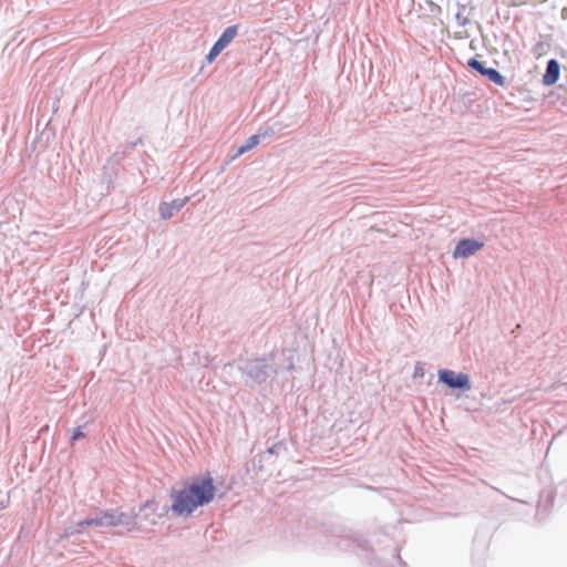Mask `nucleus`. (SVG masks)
Returning <instances> with one entry per match:
<instances>
[{
  "mask_svg": "<svg viewBox=\"0 0 567 567\" xmlns=\"http://www.w3.org/2000/svg\"><path fill=\"white\" fill-rule=\"evenodd\" d=\"M215 492L214 481L209 475L193 481L181 489L172 492V511L177 516L187 517L198 507L209 504Z\"/></svg>",
  "mask_w": 567,
  "mask_h": 567,
  "instance_id": "obj_1",
  "label": "nucleus"
},
{
  "mask_svg": "<svg viewBox=\"0 0 567 567\" xmlns=\"http://www.w3.org/2000/svg\"><path fill=\"white\" fill-rule=\"evenodd\" d=\"M85 526L96 527H124L126 532L138 529L137 517L134 513L127 515L120 511L106 509L99 512L94 517L80 520L75 525L74 533H82Z\"/></svg>",
  "mask_w": 567,
  "mask_h": 567,
  "instance_id": "obj_2",
  "label": "nucleus"
},
{
  "mask_svg": "<svg viewBox=\"0 0 567 567\" xmlns=\"http://www.w3.org/2000/svg\"><path fill=\"white\" fill-rule=\"evenodd\" d=\"M439 380L451 389L468 390L471 388L470 377L466 373L443 369L439 371Z\"/></svg>",
  "mask_w": 567,
  "mask_h": 567,
  "instance_id": "obj_3",
  "label": "nucleus"
},
{
  "mask_svg": "<svg viewBox=\"0 0 567 567\" xmlns=\"http://www.w3.org/2000/svg\"><path fill=\"white\" fill-rule=\"evenodd\" d=\"M237 35V27L231 25L224 30L218 40L214 43L210 51L208 52L206 60L208 63H212L219 53L228 47V44L235 39Z\"/></svg>",
  "mask_w": 567,
  "mask_h": 567,
  "instance_id": "obj_4",
  "label": "nucleus"
},
{
  "mask_svg": "<svg viewBox=\"0 0 567 567\" xmlns=\"http://www.w3.org/2000/svg\"><path fill=\"white\" fill-rule=\"evenodd\" d=\"M484 244L475 239H463L461 240L454 251V258H466L474 255L476 251L483 248Z\"/></svg>",
  "mask_w": 567,
  "mask_h": 567,
  "instance_id": "obj_5",
  "label": "nucleus"
},
{
  "mask_svg": "<svg viewBox=\"0 0 567 567\" xmlns=\"http://www.w3.org/2000/svg\"><path fill=\"white\" fill-rule=\"evenodd\" d=\"M560 66L556 60H549L547 63L546 72L543 76V83L546 85L555 84L559 79Z\"/></svg>",
  "mask_w": 567,
  "mask_h": 567,
  "instance_id": "obj_6",
  "label": "nucleus"
},
{
  "mask_svg": "<svg viewBox=\"0 0 567 567\" xmlns=\"http://www.w3.org/2000/svg\"><path fill=\"white\" fill-rule=\"evenodd\" d=\"M187 202V198L173 200L172 203H163L159 207V214L162 218H171L176 212H178Z\"/></svg>",
  "mask_w": 567,
  "mask_h": 567,
  "instance_id": "obj_7",
  "label": "nucleus"
},
{
  "mask_svg": "<svg viewBox=\"0 0 567 567\" xmlns=\"http://www.w3.org/2000/svg\"><path fill=\"white\" fill-rule=\"evenodd\" d=\"M141 511L144 512H150L153 516H155L157 514V511H158V505L155 501L151 499V501H147L145 502L142 506H141ZM145 518L148 519L152 524H155V518L152 517L150 518L148 517V514L145 515Z\"/></svg>",
  "mask_w": 567,
  "mask_h": 567,
  "instance_id": "obj_8",
  "label": "nucleus"
},
{
  "mask_svg": "<svg viewBox=\"0 0 567 567\" xmlns=\"http://www.w3.org/2000/svg\"><path fill=\"white\" fill-rule=\"evenodd\" d=\"M258 144H259V135L256 134V135L250 136L247 140V142L238 148L237 155H243L244 153L252 150Z\"/></svg>",
  "mask_w": 567,
  "mask_h": 567,
  "instance_id": "obj_9",
  "label": "nucleus"
},
{
  "mask_svg": "<svg viewBox=\"0 0 567 567\" xmlns=\"http://www.w3.org/2000/svg\"><path fill=\"white\" fill-rule=\"evenodd\" d=\"M484 75L497 85L503 86L505 84L504 76L496 69H486Z\"/></svg>",
  "mask_w": 567,
  "mask_h": 567,
  "instance_id": "obj_10",
  "label": "nucleus"
},
{
  "mask_svg": "<svg viewBox=\"0 0 567 567\" xmlns=\"http://www.w3.org/2000/svg\"><path fill=\"white\" fill-rule=\"evenodd\" d=\"M468 65H470L472 69H474L475 71H477L478 73H481L482 75H484V73H485V71H486V69H487V68H485V66L483 65V63H482V62H480V61H478V60H476V59H471V60L468 61Z\"/></svg>",
  "mask_w": 567,
  "mask_h": 567,
  "instance_id": "obj_11",
  "label": "nucleus"
},
{
  "mask_svg": "<svg viewBox=\"0 0 567 567\" xmlns=\"http://www.w3.org/2000/svg\"><path fill=\"white\" fill-rule=\"evenodd\" d=\"M82 437H84L83 431L80 427L75 429L72 434V441H76Z\"/></svg>",
  "mask_w": 567,
  "mask_h": 567,
  "instance_id": "obj_12",
  "label": "nucleus"
}]
</instances>
